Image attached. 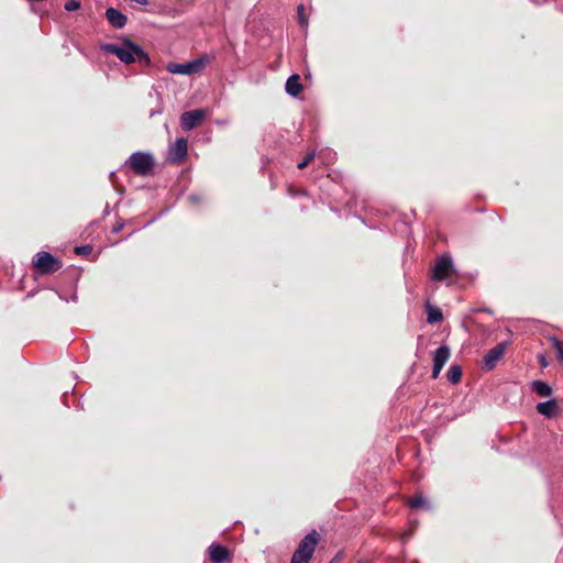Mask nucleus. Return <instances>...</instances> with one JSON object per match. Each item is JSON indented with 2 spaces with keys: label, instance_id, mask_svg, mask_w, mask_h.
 I'll list each match as a JSON object with an SVG mask.
<instances>
[{
  "label": "nucleus",
  "instance_id": "13",
  "mask_svg": "<svg viewBox=\"0 0 563 563\" xmlns=\"http://www.w3.org/2000/svg\"><path fill=\"white\" fill-rule=\"evenodd\" d=\"M285 89L289 96L297 97L302 90V85L300 82L299 75L294 74L289 76L288 79L286 80Z\"/></svg>",
  "mask_w": 563,
  "mask_h": 563
},
{
  "label": "nucleus",
  "instance_id": "31",
  "mask_svg": "<svg viewBox=\"0 0 563 563\" xmlns=\"http://www.w3.org/2000/svg\"><path fill=\"white\" fill-rule=\"evenodd\" d=\"M112 177H114V172L110 173V179H112Z\"/></svg>",
  "mask_w": 563,
  "mask_h": 563
},
{
  "label": "nucleus",
  "instance_id": "8",
  "mask_svg": "<svg viewBox=\"0 0 563 563\" xmlns=\"http://www.w3.org/2000/svg\"><path fill=\"white\" fill-rule=\"evenodd\" d=\"M507 344V342L498 343L496 346H494L486 353V355L484 356V366L487 369H492L495 367L496 363L505 354Z\"/></svg>",
  "mask_w": 563,
  "mask_h": 563
},
{
  "label": "nucleus",
  "instance_id": "30",
  "mask_svg": "<svg viewBox=\"0 0 563 563\" xmlns=\"http://www.w3.org/2000/svg\"><path fill=\"white\" fill-rule=\"evenodd\" d=\"M411 537V533H406L402 536V542H406Z\"/></svg>",
  "mask_w": 563,
  "mask_h": 563
},
{
  "label": "nucleus",
  "instance_id": "12",
  "mask_svg": "<svg viewBox=\"0 0 563 563\" xmlns=\"http://www.w3.org/2000/svg\"><path fill=\"white\" fill-rule=\"evenodd\" d=\"M537 411L547 418H553L559 412V405L555 399L542 401L537 405Z\"/></svg>",
  "mask_w": 563,
  "mask_h": 563
},
{
  "label": "nucleus",
  "instance_id": "5",
  "mask_svg": "<svg viewBox=\"0 0 563 563\" xmlns=\"http://www.w3.org/2000/svg\"><path fill=\"white\" fill-rule=\"evenodd\" d=\"M207 62L208 58L205 56L185 64L169 63L167 65V70L172 74L191 75L201 71Z\"/></svg>",
  "mask_w": 563,
  "mask_h": 563
},
{
  "label": "nucleus",
  "instance_id": "29",
  "mask_svg": "<svg viewBox=\"0 0 563 563\" xmlns=\"http://www.w3.org/2000/svg\"><path fill=\"white\" fill-rule=\"evenodd\" d=\"M130 1L142 4V5H146L148 3V0H130Z\"/></svg>",
  "mask_w": 563,
  "mask_h": 563
},
{
  "label": "nucleus",
  "instance_id": "20",
  "mask_svg": "<svg viewBox=\"0 0 563 563\" xmlns=\"http://www.w3.org/2000/svg\"><path fill=\"white\" fill-rule=\"evenodd\" d=\"M297 15H298V22L301 26H305L308 24V20L305 15V7L303 4H299L297 7Z\"/></svg>",
  "mask_w": 563,
  "mask_h": 563
},
{
  "label": "nucleus",
  "instance_id": "27",
  "mask_svg": "<svg viewBox=\"0 0 563 563\" xmlns=\"http://www.w3.org/2000/svg\"><path fill=\"white\" fill-rule=\"evenodd\" d=\"M124 227V223L123 222H118L113 228H112V232L113 233H119L122 228Z\"/></svg>",
  "mask_w": 563,
  "mask_h": 563
},
{
  "label": "nucleus",
  "instance_id": "22",
  "mask_svg": "<svg viewBox=\"0 0 563 563\" xmlns=\"http://www.w3.org/2000/svg\"><path fill=\"white\" fill-rule=\"evenodd\" d=\"M314 157V152H311L309 154H307V156L297 164V167L299 169H303L306 166H308V164L312 161V158Z\"/></svg>",
  "mask_w": 563,
  "mask_h": 563
},
{
  "label": "nucleus",
  "instance_id": "14",
  "mask_svg": "<svg viewBox=\"0 0 563 563\" xmlns=\"http://www.w3.org/2000/svg\"><path fill=\"white\" fill-rule=\"evenodd\" d=\"M450 357V349L448 345H440L433 355V363L440 366H444Z\"/></svg>",
  "mask_w": 563,
  "mask_h": 563
},
{
  "label": "nucleus",
  "instance_id": "10",
  "mask_svg": "<svg viewBox=\"0 0 563 563\" xmlns=\"http://www.w3.org/2000/svg\"><path fill=\"white\" fill-rule=\"evenodd\" d=\"M208 551L212 563H225L230 556L229 550L221 544L212 543Z\"/></svg>",
  "mask_w": 563,
  "mask_h": 563
},
{
  "label": "nucleus",
  "instance_id": "18",
  "mask_svg": "<svg viewBox=\"0 0 563 563\" xmlns=\"http://www.w3.org/2000/svg\"><path fill=\"white\" fill-rule=\"evenodd\" d=\"M549 340L556 353L558 360L563 363V342L556 336H550Z\"/></svg>",
  "mask_w": 563,
  "mask_h": 563
},
{
  "label": "nucleus",
  "instance_id": "21",
  "mask_svg": "<svg viewBox=\"0 0 563 563\" xmlns=\"http://www.w3.org/2000/svg\"><path fill=\"white\" fill-rule=\"evenodd\" d=\"M81 7V2L79 0H67L64 4L66 11H76Z\"/></svg>",
  "mask_w": 563,
  "mask_h": 563
},
{
  "label": "nucleus",
  "instance_id": "32",
  "mask_svg": "<svg viewBox=\"0 0 563 563\" xmlns=\"http://www.w3.org/2000/svg\"><path fill=\"white\" fill-rule=\"evenodd\" d=\"M71 300L76 301V300H77V296H76V295H74V296L71 297Z\"/></svg>",
  "mask_w": 563,
  "mask_h": 563
},
{
  "label": "nucleus",
  "instance_id": "23",
  "mask_svg": "<svg viewBox=\"0 0 563 563\" xmlns=\"http://www.w3.org/2000/svg\"><path fill=\"white\" fill-rule=\"evenodd\" d=\"M92 251V247L90 245H81L75 247V253L78 255H88Z\"/></svg>",
  "mask_w": 563,
  "mask_h": 563
},
{
  "label": "nucleus",
  "instance_id": "28",
  "mask_svg": "<svg viewBox=\"0 0 563 563\" xmlns=\"http://www.w3.org/2000/svg\"><path fill=\"white\" fill-rule=\"evenodd\" d=\"M342 552H339L329 563H340Z\"/></svg>",
  "mask_w": 563,
  "mask_h": 563
},
{
  "label": "nucleus",
  "instance_id": "3",
  "mask_svg": "<svg viewBox=\"0 0 563 563\" xmlns=\"http://www.w3.org/2000/svg\"><path fill=\"white\" fill-rule=\"evenodd\" d=\"M126 164L140 176H148L154 168V157L147 152H134Z\"/></svg>",
  "mask_w": 563,
  "mask_h": 563
},
{
  "label": "nucleus",
  "instance_id": "6",
  "mask_svg": "<svg viewBox=\"0 0 563 563\" xmlns=\"http://www.w3.org/2000/svg\"><path fill=\"white\" fill-rule=\"evenodd\" d=\"M454 272L455 268L452 257L449 254H443L437 260L431 278L435 282H441Z\"/></svg>",
  "mask_w": 563,
  "mask_h": 563
},
{
  "label": "nucleus",
  "instance_id": "1",
  "mask_svg": "<svg viewBox=\"0 0 563 563\" xmlns=\"http://www.w3.org/2000/svg\"><path fill=\"white\" fill-rule=\"evenodd\" d=\"M101 49L117 56L126 65L135 62L140 63L142 66H148L151 64L148 54L140 45L129 38H124L122 45L113 43L102 44Z\"/></svg>",
  "mask_w": 563,
  "mask_h": 563
},
{
  "label": "nucleus",
  "instance_id": "16",
  "mask_svg": "<svg viewBox=\"0 0 563 563\" xmlns=\"http://www.w3.org/2000/svg\"><path fill=\"white\" fill-rule=\"evenodd\" d=\"M443 314L442 311L434 306L427 305V322L430 324L438 323L442 321Z\"/></svg>",
  "mask_w": 563,
  "mask_h": 563
},
{
  "label": "nucleus",
  "instance_id": "15",
  "mask_svg": "<svg viewBox=\"0 0 563 563\" xmlns=\"http://www.w3.org/2000/svg\"><path fill=\"white\" fill-rule=\"evenodd\" d=\"M531 386L532 390L540 397H549L552 394L551 386L545 382L533 380Z\"/></svg>",
  "mask_w": 563,
  "mask_h": 563
},
{
  "label": "nucleus",
  "instance_id": "4",
  "mask_svg": "<svg viewBox=\"0 0 563 563\" xmlns=\"http://www.w3.org/2000/svg\"><path fill=\"white\" fill-rule=\"evenodd\" d=\"M33 266L40 274H52L62 267V262L48 252H37L33 260Z\"/></svg>",
  "mask_w": 563,
  "mask_h": 563
},
{
  "label": "nucleus",
  "instance_id": "26",
  "mask_svg": "<svg viewBox=\"0 0 563 563\" xmlns=\"http://www.w3.org/2000/svg\"><path fill=\"white\" fill-rule=\"evenodd\" d=\"M538 362H539L540 366L543 368L549 365L548 360H547L545 355H543V354L538 355Z\"/></svg>",
  "mask_w": 563,
  "mask_h": 563
},
{
  "label": "nucleus",
  "instance_id": "9",
  "mask_svg": "<svg viewBox=\"0 0 563 563\" xmlns=\"http://www.w3.org/2000/svg\"><path fill=\"white\" fill-rule=\"evenodd\" d=\"M188 152V143L187 139L179 137L175 141V143L169 148V159L173 162L183 161Z\"/></svg>",
  "mask_w": 563,
  "mask_h": 563
},
{
  "label": "nucleus",
  "instance_id": "7",
  "mask_svg": "<svg viewBox=\"0 0 563 563\" xmlns=\"http://www.w3.org/2000/svg\"><path fill=\"white\" fill-rule=\"evenodd\" d=\"M207 117L206 109H195L190 111H185L180 115V128L184 131H191L197 128Z\"/></svg>",
  "mask_w": 563,
  "mask_h": 563
},
{
  "label": "nucleus",
  "instance_id": "25",
  "mask_svg": "<svg viewBox=\"0 0 563 563\" xmlns=\"http://www.w3.org/2000/svg\"><path fill=\"white\" fill-rule=\"evenodd\" d=\"M442 368H443L442 366L437 365V364L433 363L432 375H431L433 379H435L440 375Z\"/></svg>",
  "mask_w": 563,
  "mask_h": 563
},
{
  "label": "nucleus",
  "instance_id": "19",
  "mask_svg": "<svg viewBox=\"0 0 563 563\" xmlns=\"http://www.w3.org/2000/svg\"><path fill=\"white\" fill-rule=\"evenodd\" d=\"M426 504H427L426 498L420 494L413 495L408 500V506L413 509L421 508V507L426 506Z\"/></svg>",
  "mask_w": 563,
  "mask_h": 563
},
{
  "label": "nucleus",
  "instance_id": "11",
  "mask_svg": "<svg viewBox=\"0 0 563 563\" xmlns=\"http://www.w3.org/2000/svg\"><path fill=\"white\" fill-rule=\"evenodd\" d=\"M106 19L115 29H122L126 24V16L115 8H108L106 10Z\"/></svg>",
  "mask_w": 563,
  "mask_h": 563
},
{
  "label": "nucleus",
  "instance_id": "17",
  "mask_svg": "<svg viewBox=\"0 0 563 563\" xmlns=\"http://www.w3.org/2000/svg\"><path fill=\"white\" fill-rule=\"evenodd\" d=\"M462 375H463V372H462L461 366H459V365H451L446 373L448 380L452 384L460 383Z\"/></svg>",
  "mask_w": 563,
  "mask_h": 563
},
{
  "label": "nucleus",
  "instance_id": "24",
  "mask_svg": "<svg viewBox=\"0 0 563 563\" xmlns=\"http://www.w3.org/2000/svg\"><path fill=\"white\" fill-rule=\"evenodd\" d=\"M188 199L191 203L197 205L202 200V196L198 194H191L188 196Z\"/></svg>",
  "mask_w": 563,
  "mask_h": 563
},
{
  "label": "nucleus",
  "instance_id": "2",
  "mask_svg": "<svg viewBox=\"0 0 563 563\" xmlns=\"http://www.w3.org/2000/svg\"><path fill=\"white\" fill-rule=\"evenodd\" d=\"M319 533L316 530L307 533L299 542L298 548L292 553L290 563H310L316 547L319 542Z\"/></svg>",
  "mask_w": 563,
  "mask_h": 563
},
{
  "label": "nucleus",
  "instance_id": "33",
  "mask_svg": "<svg viewBox=\"0 0 563 563\" xmlns=\"http://www.w3.org/2000/svg\"><path fill=\"white\" fill-rule=\"evenodd\" d=\"M357 563H365L364 561H358Z\"/></svg>",
  "mask_w": 563,
  "mask_h": 563
}]
</instances>
